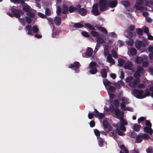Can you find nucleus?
<instances>
[{
  "label": "nucleus",
  "instance_id": "6ab92c4d",
  "mask_svg": "<svg viewBox=\"0 0 153 153\" xmlns=\"http://www.w3.org/2000/svg\"><path fill=\"white\" fill-rule=\"evenodd\" d=\"M92 49L90 48H88L85 53L86 55L87 56H90L92 55Z\"/></svg>",
  "mask_w": 153,
  "mask_h": 153
},
{
  "label": "nucleus",
  "instance_id": "c756f323",
  "mask_svg": "<svg viewBox=\"0 0 153 153\" xmlns=\"http://www.w3.org/2000/svg\"><path fill=\"white\" fill-rule=\"evenodd\" d=\"M143 61V58L138 56H137L135 59V62L138 64L141 63Z\"/></svg>",
  "mask_w": 153,
  "mask_h": 153
},
{
  "label": "nucleus",
  "instance_id": "4be33fe9",
  "mask_svg": "<svg viewBox=\"0 0 153 153\" xmlns=\"http://www.w3.org/2000/svg\"><path fill=\"white\" fill-rule=\"evenodd\" d=\"M61 18L60 17H56L54 19V22L57 25H59L61 23Z\"/></svg>",
  "mask_w": 153,
  "mask_h": 153
},
{
  "label": "nucleus",
  "instance_id": "4d7b16f0",
  "mask_svg": "<svg viewBox=\"0 0 153 153\" xmlns=\"http://www.w3.org/2000/svg\"><path fill=\"white\" fill-rule=\"evenodd\" d=\"M61 12V9L60 6H58L57 8L56 13L57 15H59Z\"/></svg>",
  "mask_w": 153,
  "mask_h": 153
},
{
  "label": "nucleus",
  "instance_id": "774afa93",
  "mask_svg": "<svg viewBox=\"0 0 153 153\" xmlns=\"http://www.w3.org/2000/svg\"><path fill=\"white\" fill-rule=\"evenodd\" d=\"M122 3L126 7H128L130 6V4L129 3L126 1H123Z\"/></svg>",
  "mask_w": 153,
  "mask_h": 153
},
{
  "label": "nucleus",
  "instance_id": "b1692460",
  "mask_svg": "<svg viewBox=\"0 0 153 153\" xmlns=\"http://www.w3.org/2000/svg\"><path fill=\"white\" fill-rule=\"evenodd\" d=\"M87 10L85 9L82 8L79 10V13L82 16L85 15L87 13Z\"/></svg>",
  "mask_w": 153,
  "mask_h": 153
},
{
  "label": "nucleus",
  "instance_id": "423d86ee",
  "mask_svg": "<svg viewBox=\"0 0 153 153\" xmlns=\"http://www.w3.org/2000/svg\"><path fill=\"white\" fill-rule=\"evenodd\" d=\"M114 113L117 118L120 120L124 119L123 118L124 112L123 111H120L118 108H114Z\"/></svg>",
  "mask_w": 153,
  "mask_h": 153
},
{
  "label": "nucleus",
  "instance_id": "412c9836",
  "mask_svg": "<svg viewBox=\"0 0 153 153\" xmlns=\"http://www.w3.org/2000/svg\"><path fill=\"white\" fill-rule=\"evenodd\" d=\"M141 126L140 125H137L136 123H135L134 124L133 126V129L136 132H138L140 130V128Z\"/></svg>",
  "mask_w": 153,
  "mask_h": 153
},
{
  "label": "nucleus",
  "instance_id": "7c9ffc66",
  "mask_svg": "<svg viewBox=\"0 0 153 153\" xmlns=\"http://www.w3.org/2000/svg\"><path fill=\"white\" fill-rule=\"evenodd\" d=\"M104 54L105 56L108 55L109 53V46L108 45H106L104 48Z\"/></svg>",
  "mask_w": 153,
  "mask_h": 153
},
{
  "label": "nucleus",
  "instance_id": "0e129e2a",
  "mask_svg": "<svg viewBox=\"0 0 153 153\" xmlns=\"http://www.w3.org/2000/svg\"><path fill=\"white\" fill-rule=\"evenodd\" d=\"M89 66L90 67H94V66H97L98 65L96 64V62H92L90 63Z\"/></svg>",
  "mask_w": 153,
  "mask_h": 153
},
{
  "label": "nucleus",
  "instance_id": "473e14b6",
  "mask_svg": "<svg viewBox=\"0 0 153 153\" xmlns=\"http://www.w3.org/2000/svg\"><path fill=\"white\" fill-rule=\"evenodd\" d=\"M125 32L128 35L126 36V37L129 38L133 37V35L132 32H129L128 30H126Z\"/></svg>",
  "mask_w": 153,
  "mask_h": 153
},
{
  "label": "nucleus",
  "instance_id": "13d9d810",
  "mask_svg": "<svg viewBox=\"0 0 153 153\" xmlns=\"http://www.w3.org/2000/svg\"><path fill=\"white\" fill-rule=\"evenodd\" d=\"M109 90L111 92H114V91L115 90V88L114 86L111 85H109Z\"/></svg>",
  "mask_w": 153,
  "mask_h": 153
},
{
  "label": "nucleus",
  "instance_id": "09e8293b",
  "mask_svg": "<svg viewBox=\"0 0 153 153\" xmlns=\"http://www.w3.org/2000/svg\"><path fill=\"white\" fill-rule=\"evenodd\" d=\"M114 104L116 108H118L119 105V102L117 100H114Z\"/></svg>",
  "mask_w": 153,
  "mask_h": 153
},
{
  "label": "nucleus",
  "instance_id": "2f4dec72",
  "mask_svg": "<svg viewBox=\"0 0 153 153\" xmlns=\"http://www.w3.org/2000/svg\"><path fill=\"white\" fill-rule=\"evenodd\" d=\"M120 148L122 150L125 151V153H128V150L126 148L124 145L122 144L120 146Z\"/></svg>",
  "mask_w": 153,
  "mask_h": 153
},
{
  "label": "nucleus",
  "instance_id": "0eeeda50",
  "mask_svg": "<svg viewBox=\"0 0 153 153\" xmlns=\"http://www.w3.org/2000/svg\"><path fill=\"white\" fill-rule=\"evenodd\" d=\"M140 83V80L138 79H135L133 81L128 83V85L131 87L134 88H136L137 84Z\"/></svg>",
  "mask_w": 153,
  "mask_h": 153
},
{
  "label": "nucleus",
  "instance_id": "4468645a",
  "mask_svg": "<svg viewBox=\"0 0 153 153\" xmlns=\"http://www.w3.org/2000/svg\"><path fill=\"white\" fill-rule=\"evenodd\" d=\"M135 45L136 48L138 49H140L142 46V42L138 40H137L135 42Z\"/></svg>",
  "mask_w": 153,
  "mask_h": 153
},
{
  "label": "nucleus",
  "instance_id": "a211bd4d",
  "mask_svg": "<svg viewBox=\"0 0 153 153\" xmlns=\"http://www.w3.org/2000/svg\"><path fill=\"white\" fill-rule=\"evenodd\" d=\"M80 7V5H78L76 7H74L72 6H70L69 7V11L70 13L74 12V11L78 9Z\"/></svg>",
  "mask_w": 153,
  "mask_h": 153
},
{
  "label": "nucleus",
  "instance_id": "c9c22d12",
  "mask_svg": "<svg viewBox=\"0 0 153 153\" xmlns=\"http://www.w3.org/2000/svg\"><path fill=\"white\" fill-rule=\"evenodd\" d=\"M145 91H146L145 93L143 94V97H144V98L146 97L151 96V94L149 91V90L148 88H146L145 89Z\"/></svg>",
  "mask_w": 153,
  "mask_h": 153
},
{
  "label": "nucleus",
  "instance_id": "4c0bfd02",
  "mask_svg": "<svg viewBox=\"0 0 153 153\" xmlns=\"http://www.w3.org/2000/svg\"><path fill=\"white\" fill-rule=\"evenodd\" d=\"M84 25L79 23H76L73 25V27L76 28H79L83 27Z\"/></svg>",
  "mask_w": 153,
  "mask_h": 153
},
{
  "label": "nucleus",
  "instance_id": "2eb2a0df",
  "mask_svg": "<svg viewBox=\"0 0 153 153\" xmlns=\"http://www.w3.org/2000/svg\"><path fill=\"white\" fill-rule=\"evenodd\" d=\"M117 4V2L116 1H112L109 0L108 2V6L111 8H113L116 6Z\"/></svg>",
  "mask_w": 153,
  "mask_h": 153
},
{
  "label": "nucleus",
  "instance_id": "a18cd8bd",
  "mask_svg": "<svg viewBox=\"0 0 153 153\" xmlns=\"http://www.w3.org/2000/svg\"><path fill=\"white\" fill-rule=\"evenodd\" d=\"M96 41L100 43H102L104 42V40L101 37H98L96 39Z\"/></svg>",
  "mask_w": 153,
  "mask_h": 153
},
{
  "label": "nucleus",
  "instance_id": "c85d7f7f",
  "mask_svg": "<svg viewBox=\"0 0 153 153\" xmlns=\"http://www.w3.org/2000/svg\"><path fill=\"white\" fill-rule=\"evenodd\" d=\"M111 53L112 56L115 59H117L118 58L117 53L114 49H113L111 51Z\"/></svg>",
  "mask_w": 153,
  "mask_h": 153
},
{
  "label": "nucleus",
  "instance_id": "6e6d98bb",
  "mask_svg": "<svg viewBox=\"0 0 153 153\" xmlns=\"http://www.w3.org/2000/svg\"><path fill=\"white\" fill-rule=\"evenodd\" d=\"M145 124L146 126L149 127H151L152 126V123H150V122L147 120H146L145 121Z\"/></svg>",
  "mask_w": 153,
  "mask_h": 153
},
{
  "label": "nucleus",
  "instance_id": "37998d69",
  "mask_svg": "<svg viewBox=\"0 0 153 153\" xmlns=\"http://www.w3.org/2000/svg\"><path fill=\"white\" fill-rule=\"evenodd\" d=\"M133 79V77L131 76H129L127 77L125 79V81L126 82L129 83V82H131V81Z\"/></svg>",
  "mask_w": 153,
  "mask_h": 153
},
{
  "label": "nucleus",
  "instance_id": "f3484780",
  "mask_svg": "<svg viewBox=\"0 0 153 153\" xmlns=\"http://www.w3.org/2000/svg\"><path fill=\"white\" fill-rule=\"evenodd\" d=\"M100 74L102 78H105L107 76V72L105 69H102L100 71Z\"/></svg>",
  "mask_w": 153,
  "mask_h": 153
},
{
  "label": "nucleus",
  "instance_id": "864d4df0",
  "mask_svg": "<svg viewBox=\"0 0 153 153\" xmlns=\"http://www.w3.org/2000/svg\"><path fill=\"white\" fill-rule=\"evenodd\" d=\"M79 66V63L78 62H75L74 65L71 64V67H78Z\"/></svg>",
  "mask_w": 153,
  "mask_h": 153
},
{
  "label": "nucleus",
  "instance_id": "bb28decb",
  "mask_svg": "<svg viewBox=\"0 0 153 153\" xmlns=\"http://www.w3.org/2000/svg\"><path fill=\"white\" fill-rule=\"evenodd\" d=\"M129 53L131 55H134L137 53V51L134 48H131L129 50Z\"/></svg>",
  "mask_w": 153,
  "mask_h": 153
},
{
  "label": "nucleus",
  "instance_id": "1a4fd4ad",
  "mask_svg": "<svg viewBox=\"0 0 153 153\" xmlns=\"http://www.w3.org/2000/svg\"><path fill=\"white\" fill-rule=\"evenodd\" d=\"M92 12L93 14L95 16L99 15L100 13L98 10V5L97 4H95L93 6Z\"/></svg>",
  "mask_w": 153,
  "mask_h": 153
},
{
  "label": "nucleus",
  "instance_id": "c03bdc74",
  "mask_svg": "<svg viewBox=\"0 0 153 153\" xmlns=\"http://www.w3.org/2000/svg\"><path fill=\"white\" fill-rule=\"evenodd\" d=\"M120 130L119 129H118V128H116V131L119 135L120 136L124 135L125 134H124L123 133V131H120Z\"/></svg>",
  "mask_w": 153,
  "mask_h": 153
},
{
  "label": "nucleus",
  "instance_id": "dca6fc26",
  "mask_svg": "<svg viewBox=\"0 0 153 153\" xmlns=\"http://www.w3.org/2000/svg\"><path fill=\"white\" fill-rule=\"evenodd\" d=\"M144 130L146 132L150 134H152L153 133V130L151 127H145L144 128Z\"/></svg>",
  "mask_w": 153,
  "mask_h": 153
},
{
  "label": "nucleus",
  "instance_id": "ddd939ff",
  "mask_svg": "<svg viewBox=\"0 0 153 153\" xmlns=\"http://www.w3.org/2000/svg\"><path fill=\"white\" fill-rule=\"evenodd\" d=\"M143 2V0H136V2L134 7L136 9H141L139 7L141 5Z\"/></svg>",
  "mask_w": 153,
  "mask_h": 153
},
{
  "label": "nucleus",
  "instance_id": "ea45409f",
  "mask_svg": "<svg viewBox=\"0 0 153 153\" xmlns=\"http://www.w3.org/2000/svg\"><path fill=\"white\" fill-rule=\"evenodd\" d=\"M94 133L95 135L97 136V138L100 137V132L99 130L97 129H95L94 130Z\"/></svg>",
  "mask_w": 153,
  "mask_h": 153
},
{
  "label": "nucleus",
  "instance_id": "f257e3e1",
  "mask_svg": "<svg viewBox=\"0 0 153 153\" xmlns=\"http://www.w3.org/2000/svg\"><path fill=\"white\" fill-rule=\"evenodd\" d=\"M128 124V123L124 119H121L120 122L117 123L116 125V128H118L123 132H125L126 130V128L125 126Z\"/></svg>",
  "mask_w": 153,
  "mask_h": 153
},
{
  "label": "nucleus",
  "instance_id": "e433bc0d",
  "mask_svg": "<svg viewBox=\"0 0 153 153\" xmlns=\"http://www.w3.org/2000/svg\"><path fill=\"white\" fill-rule=\"evenodd\" d=\"M117 133L116 130H113L112 131L110 132V134L111 136H113L114 138H117L118 137V135Z\"/></svg>",
  "mask_w": 153,
  "mask_h": 153
},
{
  "label": "nucleus",
  "instance_id": "69168bd1",
  "mask_svg": "<svg viewBox=\"0 0 153 153\" xmlns=\"http://www.w3.org/2000/svg\"><path fill=\"white\" fill-rule=\"evenodd\" d=\"M91 33L92 35L94 36H97L99 35L98 33L95 31H92L91 32Z\"/></svg>",
  "mask_w": 153,
  "mask_h": 153
},
{
  "label": "nucleus",
  "instance_id": "f8f14e48",
  "mask_svg": "<svg viewBox=\"0 0 153 153\" xmlns=\"http://www.w3.org/2000/svg\"><path fill=\"white\" fill-rule=\"evenodd\" d=\"M120 106L122 108V110L124 111L128 110L129 111H131L132 110V108L128 106L126 107V105L124 104L123 103H120Z\"/></svg>",
  "mask_w": 153,
  "mask_h": 153
},
{
  "label": "nucleus",
  "instance_id": "9d476101",
  "mask_svg": "<svg viewBox=\"0 0 153 153\" xmlns=\"http://www.w3.org/2000/svg\"><path fill=\"white\" fill-rule=\"evenodd\" d=\"M11 10V11L13 13V14L17 18L20 17V13L22 14L23 13L22 12H20L14 9H12Z\"/></svg>",
  "mask_w": 153,
  "mask_h": 153
},
{
  "label": "nucleus",
  "instance_id": "20e7f679",
  "mask_svg": "<svg viewBox=\"0 0 153 153\" xmlns=\"http://www.w3.org/2000/svg\"><path fill=\"white\" fill-rule=\"evenodd\" d=\"M99 4L100 9L101 11H104L107 9L108 6L107 0H100Z\"/></svg>",
  "mask_w": 153,
  "mask_h": 153
},
{
  "label": "nucleus",
  "instance_id": "cd10ccee",
  "mask_svg": "<svg viewBox=\"0 0 153 153\" xmlns=\"http://www.w3.org/2000/svg\"><path fill=\"white\" fill-rule=\"evenodd\" d=\"M103 84L105 86H109L111 84V83L107 79H103Z\"/></svg>",
  "mask_w": 153,
  "mask_h": 153
},
{
  "label": "nucleus",
  "instance_id": "680f3d73",
  "mask_svg": "<svg viewBox=\"0 0 153 153\" xmlns=\"http://www.w3.org/2000/svg\"><path fill=\"white\" fill-rule=\"evenodd\" d=\"M45 13L46 15L49 16L51 14V12L48 8H46L45 10Z\"/></svg>",
  "mask_w": 153,
  "mask_h": 153
},
{
  "label": "nucleus",
  "instance_id": "6e6552de",
  "mask_svg": "<svg viewBox=\"0 0 153 153\" xmlns=\"http://www.w3.org/2000/svg\"><path fill=\"white\" fill-rule=\"evenodd\" d=\"M102 124L105 128H108V132L112 130V127L110 125L108 124V123L106 120H104L103 121Z\"/></svg>",
  "mask_w": 153,
  "mask_h": 153
},
{
  "label": "nucleus",
  "instance_id": "bf43d9fd",
  "mask_svg": "<svg viewBox=\"0 0 153 153\" xmlns=\"http://www.w3.org/2000/svg\"><path fill=\"white\" fill-rule=\"evenodd\" d=\"M120 78L121 79H123L124 78V73L123 71V70L122 69H120Z\"/></svg>",
  "mask_w": 153,
  "mask_h": 153
},
{
  "label": "nucleus",
  "instance_id": "9b49d317",
  "mask_svg": "<svg viewBox=\"0 0 153 153\" xmlns=\"http://www.w3.org/2000/svg\"><path fill=\"white\" fill-rule=\"evenodd\" d=\"M107 61L109 62L111 64L114 65L115 63V62L114 60L110 54H109L107 56Z\"/></svg>",
  "mask_w": 153,
  "mask_h": 153
},
{
  "label": "nucleus",
  "instance_id": "052dcab7",
  "mask_svg": "<svg viewBox=\"0 0 153 153\" xmlns=\"http://www.w3.org/2000/svg\"><path fill=\"white\" fill-rule=\"evenodd\" d=\"M99 113H100L97 109L95 108L94 109V111L93 112V114L94 116H95L96 117H97V116L98 115Z\"/></svg>",
  "mask_w": 153,
  "mask_h": 153
},
{
  "label": "nucleus",
  "instance_id": "49530a36",
  "mask_svg": "<svg viewBox=\"0 0 153 153\" xmlns=\"http://www.w3.org/2000/svg\"><path fill=\"white\" fill-rule=\"evenodd\" d=\"M142 138L144 139L147 140L149 139V136L147 134H144L142 135Z\"/></svg>",
  "mask_w": 153,
  "mask_h": 153
},
{
  "label": "nucleus",
  "instance_id": "f704fd0d",
  "mask_svg": "<svg viewBox=\"0 0 153 153\" xmlns=\"http://www.w3.org/2000/svg\"><path fill=\"white\" fill-rule=\"evenodd\" d=\"M68 7L67 6L64 5L63 6L62 9V13L64 14L68 13Z\"/></svg>",
  "mask_w": 153,
  "mask_h": 153
},
{
  "label": "nucleus",
  "instance_id": "5fc2aeb1",
  "mask_svg": "<svg viewBox=\"0 0 153 153\" xmlns=\"http://www.w3.org/2000/svg\"><path fill=\"white\" fill-rule=\"evenodd\" d=\"M142 29L144 33L148 34L149 30L148 28L146 26H144L142 27Z\"/></svg>",
  "mask_w": 153,
  "mask_h": 153
},
{
  "label": "nucleus",
  "instance_id": "393cba45",
  "mask_svg": "<svg viewBox=\"0 0 153 153\" xmlns=\"http://www.w3.org/2000/svg\"><path fill=\"white\" fill-rule=\"evenodd\" d=\"M118 66H123L125 63V61L121 59H118Z\"/></svg>",
  "mask_w": 153,
  "mask_h": 153
},
{
  "label": "nucleus",
  "instance_id": "5701e85b",
  "mask_svg": "<svg viewBox=\"0 0 153 153\" xmlns=\"http://www.w3.org/2000/svg\"><path fill=\"white\" fill-rule=\"evenodd\" d=\"M142 136L141 134H139L136 137V141L137 143H141L142 140Z\"/></svg>",
  "mask_w": 153,
  "mask_h": 153
},
{
  "label": "nucleus",
  "instance_id": "f03ea898",
  "mask_svg": "<svg viewBox=\"0 0 153 153\" xmlns=\"http://www.w3.org/2000/svg\"><path fill=\"white\" fill-rule=\"evenodd\" d=\"M143 91L142 90H138L135 89L133 90L132 94L137 98L142 99L144 98L143 95Z\"/></svg>",
  "mask_w": 153,
  "mask_h": 153
},
{
  "label": "nucleus",
  "instance_id": "338daca9",
  "mask_svg": "<svg viewBox=\"0 0 153 153\" xmlns=\"http://www.w3.org/2000/svg\"><path fill=\"white\" fill-rule=\"evenodd\" d=\"M94 114L90 113L88 114V117L89 119H91L94 117Z\"/></svg>",
  "mask_w": 153,
  "mask_h": 153
},
{
  "label": "nucleus",
  "instance_id": "8fccbe9b",
  "mask_svg": "<svg viewBox=\"0 0 153 153\" xmlns=\"http://www.w3.org/2000/svg\"><path fill=\"white\" fill-rule=\"evenodd\" d=\"M146 117H140L137 120L138 123H141L142 122L145 120L146 119Z\"/></svg>",
  "mask_w": 153,
  "mask_h": 153
},
{
  "label": "nucleus",
  "instance_id": "7ed1b4c3",
  "mask_svg": "<svg viewBox=\"0 0 153 153\" xmlns=\"http://www.w3.org/2000/svg\"><path fill=\"white\" fill-rule=\"evenodd\" d=\"M25 28L26 30L28 31V34L29 35H33V33L31 31V30L32 29L33 32L34 33H37L39 31V29L37 27L36 25H34L33 26L32 28L30 25H26L25 27Z\"/></svg>",
  "mask_w": 153,
  "mask_h": 153
},
{
  "label": "nucleus",
  "instance_id": "e2e57ef3",
  "mask_svg": "<svg viewBox=\"0 0 153 153\" xmlns=\"http://www.w3.org/2000/svg\"><path fill=\"white\" fill-rule=\"evenodd\" d=\"M88 123L91 127H93L95 126V122L94 120H91Z\"/></svg>",
  "mask_w": 153,
  "mask_h": 153
},
{
  "label": "nucleus",
  "instance_id": "79ce46f5",
  "mask_svg": "<svg viewBox=\"0 0 153 153\" xmlns=\"http://www.w3.org/2000/svg\"><path fill=\"white\" fill-rule=\"evenodd\" d=\"M85 25L91 30H95V28L90 24H85Z\"/></svg>",
  "mask_w": 153,
  "mask_h": 153
},
{
  "label": "nucleus",
  "instance_id": "3c124183",
  "mask_svg": "<svg viewBox=\"0 0 153 153\" xmlns=\"http://www.w3.org/2000/svg\"><path fill=\"white\" fill-rule=\"evenodd\" d=\"M137 33L140 35H141L143 34V31L142 29L140 28H137L136 29Z\"/></svg>",
  "mask_w": 153,
  "mask_h": 153
},
{
  "label": "nucleus",
  "instance_id": "58836bf2",
  "mask_svg": "<svg viewBox=\"0 0 153 153\" xmlns=\"http://www.w3.org/2000/svg\"><path fill=\"white\" fill-rule=\"evenodd\" d=\"M133 66V64L130 61H128L126 63L124 67H131Z\"/></svg>",
  "mask_w": 153,
  "mask_h": 153
},
{
  "label": "nucleus",
  "instance_id": "a19ab883",
  "mask_svg": "<svg viewBox=\"0 0 153 153\" xmlns=\"http://www.w3.org/2000/svg\"><path fill=\"white\" fill-rule=\"evenodd\" d=\"M134 41L133 39H131L129 40L126 41V43L127 45L129 46H132L134 44Z\"/></svg>",
  "mask_w": 153,
  "mask_h": 153
},
{
  "label": "nucleus",
  "instance_id": "aec40b11",
  "mask_svg": "<svg viewBox=\"0 0 153 153\" xmlns=\"http://www.w3.org/2000/svg\"><path fill=\"white\" fill-rule=\"evenodd\" d=\"M121 101L122 102L121 103H123L124 104H127L129 103V99L125 97H123L121 99Z\"/></svg>",
  "mask_w": 153,
  "mask_h": 153
},
{
  "label": "nucleus",
  "instance_id": "de8ad7c7",
  "mask_svg": "<svg viewBox=\"0 0 153 153\" xmlns=\"http://www.w3.org/2000/svg\"><path fill=\"white\" fill-rule=\"evenodd\" d=\"M146 152L147 153H153V148L151 146L149 147L146 149Z\"/></svg>",
  "mask_w": 153,
  "mask_h": 153
},
{
  "label": "nucleus",
  "instance_id": "a878e982",
  "mask_svg": "<svg viewBox=\"0 0 153 153\" xmlns=\"http://www.w3.org/2000/svg\"><path fill=\"white\" fill-rule=\"evenodd\" d=\"M91 68L89 71V72L92 74H96L97 72V68Z\"/></svg>",
  "mask_w": 153,
  "mask_h": 153
},
{
  "label": "nucleus",
  "instance_id": "39448f33",
  "mask_svg": "<svg viewBox=\"0 0 153 153\" xmlns=\"http://www.w3.org/2000/svg\"><path fill=\"white\" fill-rule=\"evenodd\" d=\"M22 6L23 7V9L25 11L29 13L27 15L31 17H33L34 16V14L33 13H30L31 9L29 6L24 2H22L21 3Z\"/></svg>",
  "mask_w": 153,
  "mask_h": 153
},
{
  "label": "nucleus",
  "instance_id": "603ef678",
  "mask_svg": "<svg viewBox=\"0 0 153 153\" xmlns=\"http://www.w3.org/2000/svg\"><path fill=\"white\" fill-rule=\"evenodd\" d=\"M105 114L104 113H100L97 117H99V118L100 119H103L105 117Z\"/></svg>",
  "mask_w": 153,
  "mask_h": 153
},
{
  "label": "nucleus",
  "instance_id": "72a5a7b5",
  "mask_svg": "<svg viewBox=\"0 0 153 153\" xmlns=\"http://www.w3.org/2000/svg\"><path fill=\"white\" fill-rule=\"evenodd\" d=\"M99 139L98 140V144L100 147H102L103 146V143L104 142V140H103L102 138L100 137L98 138Z\"/></svg>",
  "mask_w": 153,
  "mask_h": 153
}]
</instances>
